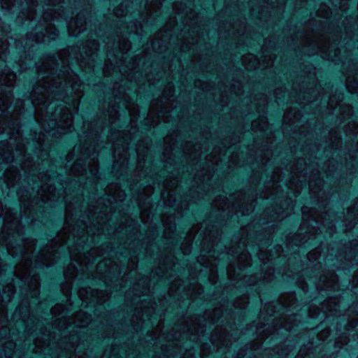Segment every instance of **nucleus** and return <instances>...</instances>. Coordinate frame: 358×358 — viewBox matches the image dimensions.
Listing matches in <instances>:
<instances>
[{
    "mask_svg": "<svg viewBox=\"0 0 358 358\" xmlns=\"http://www.w3.org/2000/svg\"><path fill=\"white\" fill-rule=\"evenodd\" d=\"M49 70L50 75L43 76L34 87L31 95V101L35 108V119L38 123L47 134L59 137L71 131L73 115L69 108L50 101V96L60 94L67 84H71L72 90L78 98L83 86L78 76L69 71L62 73V76L59 75L58 82L53 76L52 69H50V61L43 62L42 66L38 68L39 73L42 71Z\"/></svg>",
    "mask_w": 358,
    "mask_h": 358,
    "instance_id": "nucleus-1",
    "label": "nucleus"
},
{
    "mask_svg": "<svg viewBox=\"0 0 358 358\" xmlns=\"http://www.w3.org/2000/svg\"><path fill=\"white\" fill-rule=\"evenodd\" d=\"M90 164V162H89ZM89 171L83 167V159H78L72 168V172L75 174L86 175L87 178H91L94 180L97 177L98 173L97 165L95 162L92 164L88 166Z\"/></svg>",
    "mask_w": 358,
    "mask_h": 358,
    "instance_id": "nucleus-2",
    "label": "nucleus"
},
{
    "mask_svg": "<svg viewBox=\"0 0 358 358\" xmlns=\"http://www.w3.org/2000/svg\"><path fill=\"white\" fill-rule=\"evenodd\" d=\"M85 17L83 13L78 14L76 17L68 24L69 35L77 36L85 30Z\"/></svg>",
    "mask_w": 358,
    "mask_h": 358,
    "instance_id": "nucleus-3",
    "label": "nucleus"
},
{
    "mask_svg": "<svg viewBox=\"0 0 358 358\" xmlns=\"http://www.w3.org/2000/svg\"><path fill=\"white\" fill-rule=\"evenodd\" d=\"M79 296L83 301L96 300L97 303H101L106 300V297L102 296L103 292L99 290H93L91 288H81L78 292Z\"/></svg>",
    "mask_w": 358,
    "mask_h": 358,
    "instance_id": "nucleus-4",
    "label": "nucleus"
},
{
    "mask_svg": "<svg viewBox=\"0 0 358 358\" xmlns=\"http://www.w3.org/2000/svg\"><path fill=\"white\" fill-rule=\"evenodd\" d=\"M41 198L44 202L51 201L56 196L55 189V187H52L50 184H43L41 186Z\"/></svg>",
    "mask_w": 358,
    "mask_h": 358,
    "instance_id": "nucleus-5",
    "label": "nucleus"
},
{
    "mask_svg": "<svg viewBox=\"0 0 358 358\" xmlns=\"http://www.w3.org/2000/svg\"><path fill=\"white\" fill-rule=\"evenodd\" d=\"M90 321L91 316L83 311H80L75 315L74 323L78 327H85Z\"/></svg>",
    "mask_w": 358,
    "mask_h": 358,
    "instance_id": "nucleus-6",
    "label": "nucleus"
},
{
    "mask_svg": "<svg viewBox=\"0 0 358 358\" xmlns=\"http://www.w3.org/2000/svg\"><path fill=\"white\" fill-rule=\"evenodd\" d=\"M15 75L13 73H6L3 71L0 76V83L1 85H12V82L15 80Z\"/></svg>",
    "mask_w": 358,
    "mask_h": 358,
    "instance_id": "nucleus-7",
    "label": "nucleus"
},
{
    "mask_svg": "<svg viewBox=\"0 0 358 358\" xmlns=\"http://www.w3.org/2000/svg\"><path fill=\"white\" fill-rule=\"evenodd\" d=\"M243 63L248 69H253L257 67V59L253 55L245 56L243 59Z\"/></svg>",
    "mask_w": 358,
    "mask_h": 358,
    "instance_id": "nucleus-8",
    "label": "nucleus"
},
{
    "mask_svg": "<svg viewBox=\"0 0 358 358\" xmlns=\"http://www.w3.org/2000/svg\"><path fill=\"white\" fill-rule=\"evenodd\" d=\"M46 34L43 32L36 31L35 33H31L27 35V37L32 41H35L37 43H41L45 41V37Z\"/></svg>",
    "mask_w": 358,
    "mask_h": 358,
    "instance_id": "nucleus-9",
    "label": "nucleus"
},
{
    "mask_svg": "<svg viewBox=\"0 0 358 358\" xmlns=\"http://www.w3.org/2000/svg\"><path fill=\"white\" fill-rule=\"evenodd\" d=\"M238 264L241 267H245L250 264V257L247 252L242 253L238 257Z\"/></svg>",
    "mask_w": 358,
    "mask_h": 358,
    "instance_id": "nucleus-10",
    "label": "nucleus"
},
{
    "mask_svg": "<svg viewBox=\"0 0 358 358\" xmlns=\"http://www.w3.org/2000/svg\"><path fill=\"white\" fill-rule=\"evenodd\" d=\"M71 258L76 261L77 263L80 264H87L90 263V259H88V257H85L83 259L82 255L73 253L72 251L70 252Z\"/></svg>",
    "mask_w": 358,
    "mask_h": 358,
    "instance_id": "nucleus-11",
    "label": "nucleus"
},
{
    "mask_svg": "<svg viewBox=\"0 0 358 358\" xmlns=\"http://www.w3.org/2000/svg\"><path fill=\"white\" fill-rule=\"evenodd\" d=\"M98 48V43L96 41H90L86 47L85 54L88 56L94 53Z\"/></svg>",
    "mask_w": 358,
    "mask_h": 358,
    "instance_id": "nucleus-12",
    "label": "nucleus"
},
{
    "mask_svg": "<svg viewBox=\"0 0 358 358\" xmlns=\"http://www.w3.org/2000/svg\"><path fill=\"white\" fill-rule=\"evenodd\" d=\"M261 121L262 122V125H261L259 128L257 127V124L259 123L257 121L252 122V129L264 130L267 127V124H266V122L263 121L262 120H261Z\"/></svg>",
    "mask_w": 358,
    "mask_h": 358,
    "instance_id": "nucleus-13",
    "label": "nucleus"
},
{
    "mask_svg": "<svg viewBox=\"0 0 358 358\" xmlns=\"http://www.w3.org/2000/svg\"><path fill=\"white\" fill-rule=\"evenodd\" d=\"M111 197L113 199V200L114 201H122L124 199V194L122 193V192L119 191L117 194H114L113 195H111Z\"/></svg>",
    "mask_w": 358,
    "mask_h": 358,
    "instance_id": "nucleus-14",
    "label": "nucleus"
},
{
    "mask_svg": "<svg viewBox=\"0 0 358 358\" xmlns=\"http://www.w3.org/2000/svg\"><path fill=\"white\" fill-rule=\"evenodd\" d=\"M45 33L47 34V37L51 40L55 39V36H57L58 35V31L55 29L52 31V33H50L49 29H46Z\"/></svg>",
    "mask_w": 358,
    "mask_h": 358,
    "instance_id": "nucleus-15",
    "label": "nucleus"
},
{
    "mask_svg": "<svg viewBox=\"0 0 358 358\" xmlns=\"http://www.w3.org/2000/svg\"><path fill=\"white\" fill-rule=\"evenodd\" d=\"M124 6L123 4H121L119 7H117L115 10V15L117 16V17H121V16H123L124 15H126V13H124V12L122 10V8Z\"/></svg>",
    "mask_w": 358,
    "mask_h": 358,
    "instance_id": "nucleus-16",
    "label": "nucleus"
},
{
    "mask_svg": "<svg viewBox=\"0 0 358 358\" xmlns=\"http://www.w3.org/2000/svg\"><path fill=\"white\" fill-rule=\"evenodd\" d=\"M318 15L323 17H328L329 15V11L327 8L325 10V13H323V7H321V8L318 10Z\"/></svg>",
    "mask_w": 358,
    "mask_h": 358,
    "instance_id": "nucleus-17",
    "label": "nucleus"
},
{
    "mask_svg": "<svg viewBox=\"0 0 358 358\" xmlns=\"http://www.w3.org/2000/svg\"><path fill=\"white\" fill-rule=\"evenodd\" d=\"M44 137H45V134L43 133H42V131H41L38 134V137L35 136V138L36 139L37 142L39 144H42V143L44 141Z\"/></svg>",
    "mask_w": 358,
    "mask_h": 358,
    "instance_id": "nucleus-18",
    "label": "nucleus"
},
{
    "mask_svg": "<svg viewBox=\"0 0 358 358\" xmlns=\"http://www.w3.org/2000/svg\"><path fill=\"white\" fill-rule=\"evenodd\" d=\"M308 257L310 260L317 259V252L312 251L308 254Z\"/></svg>",
    "mask_w": 358,
    "mask_h": 358,
    "instance_id": "nucleus-19",
    "label": "nucleus"
},
{
    "mask_svg": "<svg viewBox=\"0 0 358 358\" xmlns=\"http://www.w3.org/2000/svg\"><path fill=\"white\" fill-rule=\"evenodd\" d=\"M41 258L43 260H44L45 262L47 263V264H50V255H42Z\"/></svg>",
    "mask_w": 358,
    "mask_h": 358,
    "instance_id": "nucleus-20",
    "label": "nucleus"
},
{
    "mask_svg": "<svg viewBox=\"0 0 358 358\" xmlns=\"http://www.w3.org/2000/svg\"><path fill=\"white\" fill-rule=\"evenodd\" d=\"M6 143L5 142H0V155L3 157V149L6 146Z\"/></svg>",
    "mask_w": 358,
    "mask_h": 358,
    "instance_id": "nucleus-21",
    "label": "nucleus"
},
{
    "mask_svg": "<svg viewBox=\"0 0 358 358\" xmlns=\"http://www.w3.org/2000/svg\"><path fill=\"white\" fill-rule=\"evenodd\" d=\"M7 345L10 347V349H13L14 348V344L11 342L8 343ZM11 354H12V350H10V352H6V355L7 356H10Z\"/></svg>",
    "mask_w": 358,
    "mask_h": 358,
    "instance_id": "nucleus-22",
    "label": "nucleus"
},
{
    "mask_svg": "<svg viewBox=\"0 0 358 358\" xmlns=\"http://www.w3.org/2000/svg\"><path fill=\"white\" fill-rule=\"evenodd\" d=\"M7 289H8V291L10 292V295H9V299L8 300H10V297L11 295L13 294L14 292H13V287L12 285H9L7 287Z\"/></svg>",
    "mask_w": 358,
    "mask_h": 358,
    "instance_id": "nucleus-23",
    "label": "nucleus"
},
{
    "mask_svg": "<svg viewBox=\"0 0 358 358\" xmlns=\"http://www.w3.org/2000/svg\"><path fill=\"white\" fill-rule=\"evenodd\" d=\"M70 268H69L67 271H65V275L67 278H72L73 275V272H70Z\"/></svg>",
    "mask_w": 358,
    "mask_h": 358,
    "instance_id": "nucleus-24",
    "label": "nucleus"
},
{
    "mask_svg": "<svg viewBox=\"0 0 358 358\" xmlns=\"http://www.w3.org/2000/svg\"><path fill=\"white\" fill-rule=\"evenodd\" d=\"M107 263L106 262H99V264H98V269H99L100 271H101V268L103 266H106Z\"/></svg>",
    "mask_w": 358,
    "mask_h": 358,
    "instance_id": "nucleus-25",
    "label": "nucleus"
},
{
    "mask_svg": "<svg viewBox=\"0 0 358 358\" xmlns=\"http://www.w3.org/2000/svg\"><path fill=\"white\" fill-rule=\"evenodd\" d=\"M346 85H347V88L348 89V90L350 92H356L355 90L351 89V86L350 85V81L349 80L347 81V84Z\"/></svg>",
    "mask_w": 358,
    "mask_h": 358,
    "instance_id": "nucleus-26",
    "label": "nucleus"
},
{
    "mask_svg": "<svg viewBox=\"0 0 358 358\" xmlns=\"http://www.w3.org/2000/svg\"><path fill=\"white\" fill-rule=\"evenodd\" d=\"M61 308H62V306H61V305H57V306H55V307L52 309V313H55L56 312V310H59Z\"/></svg>",
    "mask_w": 358,
    "mask_h": 358,
    "instance_id": "nucleus-27",
    "label": "nucleus"
},
{
    "mask_svg": "<svg viewBox=\"0 0 358 358\" xmlns=\"http://www.w3.org/2000/svg\"><path fill=\"white\" fill-rule=\"evenodd\" d=\"M79 102L78 101V99H76L73 101V108L76 110H77V106L78 105Z\"/></svg>",
    "mask_w": 358,
    "mask_h": 358,
    "instance_id": "nucleus-28",
    "label": "nucleus"
},
{
    "mask_svg": "<svg viewBox=\"0 0 358 358\" xmlns=\"http://www.w3.org/2000/svg\"><path fill=\"white\" fill-rule=\"evenodd\" d=\"M34 6V1H31V2L29 3V7L30 10H32Z\"/></svg>",
    "mask_w": 358,
    "mask_h": 358,
    "instance_id": "nucleus-29",
    "label": "nucleus"
},
{
    "mask_svg": "<svg viewBox=\"0 0 358 358\" xmlns=\"http://www.w3.org/2000/svg\"><path fill=\"white\" fill-rule=\"evenodd\" d=\"M116 155H117V150H116V149L115 148V150H114L115 164H117V163H118L117 159H116Z\"/></svg>",
    "mask_w": 358,
    "mask_h": 358,
    "instance_id": "nucleus-30",
    "label": "nucleus"
},
{
    "mask_svg": "<svg viewBox=\"0 0 358 358\" xmlns=\"http://www.w3.org/2000/svg\"><path fill=\"white\" fill-rule=\"evenodd\" d=\"M20 265L17 266V270L15 271V273H16L17 275V276H19V277H20V275H21V274L20 273V271H19V270H20Z\"/></svg>",
    "mask_w": 358,
    "mask_h": 358,
    "instance_id": "nucleus-31",
    "label": "nucleus"
},
{
    "mask_svg": "<svg viewBox=\"0 0 358 358\" xmlns=\"http://www.w3.org/2000/svg\"><path fill=\"white\" fill-rule=\"evenodd\" d=\"M112 187H107V189H106V192L108 194H111L112 193L110 192V189Z\"/></svg>",
    "mask_w": 358,
    "mask_h": 358,
    "instance_id": "nucleus-32",
    "label": "nucleus"
},
{
    "mask_svg": "<svg viewBox=\"0 0 358 358\" xmlns=\"http://www.w3.org/2000/svg\"><path fill=\"white\" fill-rule=\"evenodd\" d=\"M95 252H96V250H92L90 252L89 255H90V256H92Z\"/></svg>",
    "mask_w": 358,
    "mask_h": 358,
    "instance_id": "nucleus-33",
    "label": "nucleus"
},
{
    "mask_svg": "<svg viewBox=\"0 0 358 358\" xmlns=\"http://www.w3.org/2000/svg\"><path fill=\"white\" fill-rule=\"evenodd\" d=\"M7 50V48H6L4 50H0V57L4 53V52Z\"/></svg>",
    "mask_w": 358,
    "mask_h": 358,
    "instance_id": "nucleus-34",
    "label": "nucleus"
},
{
    "mask_svg": "<svg viewBox=\"0 0 358 358\" xmlns=\"http://www.w3.org/2000/svg\"><path fill=\"white\" fill-rule=\"evenodd\" d=\"M13 135H14V134H12V136L10 137V142H9V143H10V144H12V143H12V140H13Z\"/></svg>",
    "mask_w": 358,
    "mask_h": 358,
    "instance_id": "nucleus-35",
    "label": "nucleus"
},
{
    "mask_svg": "<svg viewBox=\"0 0 358 358\" xmlns=\"http://www.w3.org/2000/svg\"><path fill=\"white\" fill-rule=\"evenodd\" d=\"M111 268H108L105 272L106 273H111Z\"/></svg>",
    "mask_w": 358,
    "mask_h": 358,
    "instance_id": "nucleus-36",
    "label": "nucleus"
},
{
    "mask_svg": "<svg viewBox=\"0 0 358 358\" xmlns=\"http://www.w3.org/2000/svg\"><path fill=\"white\" fill-rule=\"evenodd\" d=\"M35 344H36V345L39 346V343H38V340L35 341Z\"/></svg>",
    "mask_w": 358,
    "mask_h": 358,
    "instance_id": "nucleus-37",
    "label": "nucleus"
},
{
    "mask_svg": "<svg viewBox=\"0 0 358 358\" xmlns=\"http://www.w3.org/2000/svg\"><path fill=\"white\" fill-rule=\"evenodd\" d=\"M83 155H88V152H87V150H85V153L83 154Z\"/></svg>",
    "mask_w": 358,
    "mask_h": 358,
    "instance_id": "nucleus-38",
    "label": "nucleus"
},
{
    "mask_svg": "<svg viewBox=\"0 0 358 358\" xmlns=\"http://www.w3.org/2000/svg\"><path fill=\"white\" fill-rule=\"evenodd\" d=\"M87 233H92V234H95V233H94V232H92V231H89V230H87Z\"/></svg>",
    "mask_w": 358,
    "mask_h": 358,
    "instance_id": "nucleus-39",
    "label": "nucleus"
},
{
    "mask_svg": "<svg viewBox=\"0 0 358 358\" xmlns=\"http://www.w3.org/2000/svg\"><path fill=\"white\" fill-rule=\"evenodd\" d=\"M34 241H35L31 240V241H30V243L34 245Z\"/></svg>",
    "mask_w": 358,
    "mask_h": 358,
    "instance_id": "nucleus-40",
    "label": "nucleus"
},
{
    "mask_svg": "<svg viewBox=\"0 0 358 358\" xmlns=\"http://www.w3.org/2000/svg\"><path fill=\"white\" fill-rule=\"evenodd\" d=\"M97 234H100L99 229H98Z\"/></svg>",
    "mask_w": 358,
    "mask_h": 358,
    "instance_id": "nucleus-41",
    "label": "nucleus"
},
{
    "mask_svg": "<svg viewBox=\"0 0 358 358\" xmlns=\"http://www.w3.org/2000/svg\"><path fill=\"white\" fill-rule=\"evenodd\" d=\"M71 358H76V357H71Z\"/></svg>",
    "mask_w": 358,
    "mask_h": 358,
    "instance_id": "nucleus-42",
    "label": "nucleus"
}]
</instances>
